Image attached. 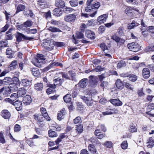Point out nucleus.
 Instances as JSON below:
<instances>
[{
	"mask_svg": "<svg viewBox=\"0 0 154 154\" xmlns=\"http://www.w3.org/2000/svg\"><path fill=\"white\" fill-rule=\"evenodd\" d=\"M43 45L45 48L48 51L52 50L55 45L53 41H45L43 42Z\"/></svg>",
	"mask_w": 154,
	"mask_h": 154,
	"instance_id": "1",
	"label": "nucleus"
},
{
	"mask_svg": "<svg viewBox=\"0 0 154 154\" xmlns=\"http://www.w3.org/2000/svg\"><path fill=\"white\" fill-rule=\"evenodd\" d=\"M127 46L131 51L134 52L138 51L140 48V46L136 42L129 43L128 44Z\"/></svg>",
	"mask_w": 154,
	"mask_h": 154,
	"instance_id": "2",
	"label": "nucleus"
},
{
	"mask_svg": "<svg viewBox=\"0 0 154 154\" xmlns=\"http://www.w3.org/2000/svg\"><path fill=\"white\" fill-rule=\"evenodd\" d=\"M0 92L2 93L5 96L7 97L13 92L9 88L7 87L3 88L0 89Z\"/></svg>",
	"mask_w": 154,
	"mask_h": 154,
	"instance_id": "3",
	"label": "nucleus"
},
{
	"mask_svg": "<svg viewBox=\"0 0 154 154\" xmlns=\"http://www.w3.org/2000/svg\"><path fill=\"white\" fill-rule=\"evenodd\" d=\"M66 115V112L65 109L63 108L58 112L57 115V119L59 121H61L63 119Z\"/></svg>",
	"mask_w": 154,
	"mask_h": 154,
	"instance_id": "4",
	"label": "nucleus"
},
{
	"mask_svg": "<svg viewBox=\"0 0 154 154\" xmlns=\"http://www.w3.org/2000/svg\"><path fill=\"white\" fill-rule=\"evenodd\" d=\"M47 1L48 0H38V4L41 8L44 9L48 6Z\"/></svg>",
	"mask_w": 154,
	"mask_h": 154,
	"instance_id": "5",
	"label": "nucleus"
},
{
	"mask_svg": "<svg viewBox=\"0 0 154 154\" xmlns=\"http://www.w3.org/2000/svg\"><path fill=\"white\" fill-rule=\"evenodd\" d=\"M142 75L144 79H148L150 75L149 70L147 68H144L142 70Z\"/></svg>",
	"mask_w": 154,
	"mask_h": 154,
	"instance_id": "6",
	"label": "nucleus"
},
{
	"mask_svg": "<svg viewBox=\"0 0 154 154\" xmlns=\"http://www.w3.org/2000/svg\"><path fill=\"white\" fill-rule=\"evenodd\" d=\"M85 35L87 38L92 40L94 39L95 37L94 32L89 30L86 31Z\"/></svg>",
	"mask_w": 154,
	"mask_h": 154,
	"instance_id": "7",
	"label": "nucleus"
},
{
	"mask_svg": "<svg viewBox=\"0 0 154 154\" xmlns=\"http://www.w3.org/2000/svg\"><path fill=\"white\" fill-rule=\"evenodd\" d=\"M107 17V15L106 14H103L98 17L97 21L100 24L106 22Z\"/></svg>",
	"mask_w": 154,
	"mask_h": 154,
	"instance_id": "8",
	"label": "nucleus"
},
{
	"mask_svg": "<svg viewBox=\"0 0 154 154\" xmlns=\"http://www.w3.org/2000/svg\"><path fill=\"white\" fill-rule=\"evenodd\" d=\"M88 80L87 79L84 78L81 80L78 85L79 87L81 88L85 87L88 84Z\"/></svg>",
	"mask_w": 154,
	"mask_h": 154,
	"instance_id": "9",
	"label": "nucleus"
},
{
	"mask_svg": "<svg viewBox=\"0 0 154 154\" xmlns=\"http://www.w3.org/2000/svg\"><path fill=\"white\" fill-rule=\"evenodd\" d=\"M76 15L74 14L66 15L64 17V20L66 21H73L76 18Z\"/></svg>",
	"mask_w": 154,
	"mask_h": 154,
	"instance_id": "10",
	"label": "nucleus"
},
{
	"mask_svg": "<svg viewBox=\"0 0 154 154\" xmlns=\"http://www.w3.org/2000/svg\"><path fill=\"white\" fill-rule=\"evenodd\" d=\"M109 108H107V111L102 112L103 115L104 116L111 115L113 113H116L117 112V111L114 108L112 109L111 106H109Z\"/></svg>",
	"mask_w": 154,
	"mask_h": 154,
	"instance_id": "11",
	"label": "nucleus"
},
{
	"mask_svg": "<svg viewBox=\"0 0 154 154\" xmlns=\"http://www.w3.org/2000/svg\"><path fill=\"white\" fill-rule=\"evenodd\" d=\"M24 37L25 36L21 33L18 32L16 36L17 40L16 42V44L19 43L22 41V39H24Z\"/></svg>",
	"mask_w": 154,
	"mask_h": 154,
	"instance_id": "12",
	"label": "nucleus"
},
{
	"mask_svg": "<svg viewBox=\"0 0 154 154\" xmlns=\"http://www.w3.org/2000/svg\"><path fill=\"white\" fill-rule=\"evenodd\" d=\"M31 101V98L30 96L28 95H26L24 97L23 100V103L26 106L29 105Z\"/></svg>",
	"mask_w": 154,
	"mask_h": 154,
	"instance_id": "13",
	"label": "nucleus"
},
{
	"mask_svg": "<svg viewBox=\"0 0 154 154\" xmlns=\"http://www.w3.org/2000/svg\"><path fill=\"white\" fill-rule=\"evenodd\" d=\"M135 11L136 13L137 14H139V10L136 8L132 10L131 9H126L125 11V13L127 15L130 16L132 15V13H134Z\"/></svg>",
	"mask_w": 154,
	"mask_h": 154,
	"instance_id": "14",
	"label": "nucleus"
},
{
	"mask_svg": "<svg viewBox=\"0 0 154 154\" xmlns=\"http://www.w3.org/2000/svg\"><path fill=\"white\" fill-rule=\"evenodd\" d=\"M21 82L22 85L25 87L29 86L31 85V80L26 79H22Z\"/></svg>",
	"mask_w": 154,
	"mask_h": 154,
	"instance_id": "15",
	"label": "nucleus"
},
{
	"mask_svg": "<svg viewBox=\"0 0 154 154\" xmlns=\"http://www.w3.org/2000/svg\"><path fill=\"white\" fill-rule=\"evenodd\" d=\"M109 101L115 106H121L122 105V102L119 99H111Z\"/></svg>",
	"mask_w": 154,
	"mask_h": 154,
	"instance_id": "16",
	"label": "nucleus"
},
{
	"mask_svg": "<svg viewBox=\"0 0 154 154\" xmlns=\"http://www.w3.org/2000/svg\"><path fill=\"white\" fill-rule=\"evenodd\" d=\"M9 88L13 92L16 91L18 88V85L17 83H15L14 82H12V83H10L9 84Z\"/></svg>",
	"mask_w": 154,
	"mask_h": 154,
	"instance_id": "17",
	"label": "nucleus"
},
{
	"mask_svg": "<svg viewBox=\"0 0 154 154\" xmlns=\"http://www.w3.org/2000/svg\"><path fill=\"white\" fill-rule=\"evenodd\" d=\"M41 111L43 115V116H44V117L45 119L47 120V121H49L50 120V118L48 116L45 108L44 107L41 108Z\"/></svg>",
	"mask_w": 154,
	"mask_h": 154,
	"instance_id": "18",
	"label": "nucleus"
},
{
	"mask_svg": "<svg viewBox=\"0 0 154 154\" xmlns=\"http://www.w3.org/2000/svg\"><path fill=\"white\" fill-rule=\"evenodd\" d=\"M93 0H88L86 3L87 7L85 8V11L87 12H91V4Z\"/></svg>",
	"mask_w": 154,
	"mask_h": 154,
	"instance_id": "19",
	"label": "nucleus"
},
{
	"mask_svg": "<svg viewBox=\"0 0 154 154\" xmlns=\"http://www.w3.org/2000/svg\"><path fill=\"white\" fill-rule=\"evenodd\" d=\"M26 93V90L23 88H20L17 92L18 97H23Z\"/></svg>",
	"mask_w": 154,
	"mask_h": 154,
	"instance_id": "20",
	"label": "nucleus"
},
{
	"mask_svg": "<svg viewBox=\"0 0 154 154\" xmlns=\"http://www.w3.org/2000/svg\"><path fill=\"white\" fill-rule=\"evenodd\" d=\"M2 116L5 119H8L11 116L10 113L7 110H4L1 113Z\"/></svg>",
	"mask_w": 154,
	"mask_h": 154,
	"instance_id": "21",
	"label": "nucleus"
},
{
	"mask_svg": "<svg viewBox=\"0 0 154 154\" xmlns=\"http://www.w3.org/2000/svg\"><path fill=\"white\" fill-rule=\"evenodd\" d=\"M54 84L60 86L64 82L63 79L57 78L54 79Z\"/></svg>",
	"mask_w": 154,
	"mask_h": 154,
	"instance_id": "22",
	"label": "nucleus"
},
{
	"mask_svg": "<svg viewBox=\"0 0 154 154\" xmlns=\"http://www.w3.org/2000/svg\"><path fill=\"white\" fill-rule=\"evenodd\" d=\"M55 5L59 8H63L65 6V3L64 1L59 0L56 1Z\"/></svg>",
	"mask_w": 154,
	"mask_h": 154,
	"instance_id": "23",
	"label": "nucleus"
},
{
	"mask_svg": "<svg viewBox=\"0 0 154 154\" xmlns=\"http://www.w3.org/2000/svg\"><path fill=\"white\" fill-rule=\"evenodd\" d=\"M16 7L17 8V11L15 14H17L19 12L22 11L25 8V6L23 5L20 4L18 6L16 5Z\"/></svg>",
	"mask_w": 154,
	"mask_h": 154,
	"instance_id": "24",
	"label": "nucleus"
},
{
	"mask_svg": "<svg viewBox=\"0 0 154 154\" xmlns=\"http://www.w3.org/2000/svg\"><path fill=\"white\" fill-rule=\"evenodd\" d=\"M34 88L37 91H42L43 89V85L41 83H38L35 84Z\"/></svg>",
	"mask_w": 154,
	"mask_h": 154,
	"instance_id": "25",
	"label": "nucleus"
},
{
	"mask_svg": "<svg viewBox=\"0 0 154 154\" xmlns=\"http://www.w3.org/2000/svg\"><path fill=\"white\" fill-rule=\"evenodd\" d=\"M100 6V3L98 2H93L92 4H91V12H92L93 11V10L95 9H98Z\"/></svg>",
	"mask_w": 154,
	"mask_h": 154,
	"instance_id": "26",
	"label": "nucleus"
},
{
	"mask_svg": "<svg viewBox=\"0 0 154 154\" xmlns=\"http://www.w3.org/2000/svg\"><path fill=\"white\" fill-rule=\"evenodd\" d=\"M116 84V87L119 89H122L124 87L123 83L122 81L119 79H117Z\"/></svg>",
	"mask_w": 154,
	"mask_h": 154,
	"instance_id": "27",
	"label": "nucleus"
},
{
	"mask_svg": "<svg viewBox=\"0 0 154 154\" xmlns=\"http://www.w3.org/2000/svg\"><path fill=\"white\" fill-rule=\"evenodd\" d=\"M45 60V58L41 60H32V63L35 66H39L40 65V63L43 62Z\"/></svg>",
	"mask_w": 154,
	"mask_h": 154,
	"instance_id": "28",
	"label": "nucleus"
},
{
	"mask_svg": "<svg viewBox=\"0 0 154 154\" xmlns=\"http://www.w3.org/2000/svg\"><path fill=\"white\" fill-rule=\"evenodd\" d=\"M23 13L25 15H26L29 16L31 17H32L34 15V14L31 10L26 9L23 11Z\"/></svg>",
	"mask_w": 154,
	"mask_h": 154,
	"instance_id": "29",
	"label": "nucleus"
},
{
	"mask_svg": "<svg viewBox=\"0 0 154 154\" xmlns=\"http://www.w3.org/2000/svg\"><path fill=\"white\" fill-rule=\"evenodd\" d=\"M17 65V62L16 60L13 61L9 65L8 68L11 70L15 69Z\"/></svg>",
	"mask_w": 154,
	"mask_h": 154,
	"instance_id": "30",
	"label": "nucleus"
},
{
	"mask_svg": "<svg viewBox=\"0 0 154 154\" xmlns=\"http://www.w3.org/2000/svg\"><path fill=\"white\" fill-rule=\"evenodd\" d=\"M31 71L32 75L35 76H38L39 74V71L38 68H33L31 69Z\"/></svg>",
	"mask_w": 154,
	"mask_h": 154,
	"instance_id": "31",
	"label": "nucleus"
},
{
	"mask_svg": "<svg viewBox=\"0 0 154 154\" xmlns=\"http://www.w3.org/2000/svg\"><path fill=\"white\" fill-rule=\"evenodd\" d=\"M62 14V11L59 8H56L53 10V14L55 16H60Z\"/></svg>",
	"mask_w": 154,
	"mask_h": 154,
	"instance_id": "32",
	"label": "nucleus"
},
{
	"mask_svg": "<svg viewBox=\"0 0 154 154\" xmlns=\"http://www.w3.org/2000/svg\"><path fill=\"white\" fill-rule=\"evenodd\" d=\"M64 101L66 103H69L71 100V96L70 94H67L63 97Z\"/></svg>",
	"mask_w": 154,
	"mask_h": 154,
	"instance_id": "33",
	"label": "nucleus"
},
{
	"mask_svg": "<svg viewBox=\"0 0 154 154\" xmlns=\"http://www.w3.org/2000/svg\"><path fill=\"white\" fill-rule=\"evenodd\" d=\"M66 135L64 133L61 134L59 137L55 141L56 145H58L59 143L61 142L62 139H63L66 137Z\"/></svg>",
	"mask_w": 154,
	"mask_h": 154,
	"instance_id": "34",
	"label": "nucleus"
},
{
	"mask_svg": "<svg viewBox=\"0 0 154 154\" xmlns=\"http://www.w3.org/2000/svg\"><path fill=\"white\" fill-rule=\"evenodd\" d=\"M147 144V146L148 148L152 147L154 145V141L152 138L150 137L149 139Z\"/></svg>",
	"mask_w": 154,
	"mask_h": 154,
	"instance_id": "35",
	"label": "nucleus"
},
{
	"mask_svg": "<svg viewBox=\"0 0 154 154\" xmlns=\"http://www.w3.org/2000/svg\"><path fill=\"white\" fill-rule=\"evenodd\" d=\"M126 65V63L125 61L121 60L117 64V69H120L123 67L125 66Z\"/></svg>",
	"mask_w": 154,
	"mask_h": 154,
	"instance_id": "36",
	"label": "nucleus"
},
{
	"mask_svg": "<svg viewBox=\"0 0 154 154\" xmlns=\"http://www.w3.org/2000/svg\"><path fill=\"white\" fill-rule=\"evenodd\" d=\"M48 133L49 136L50 137H55L57 136V134L56 132L53 131L51 129H50L48 131Z\"/></svg>",
	"mask_w": 154,
	"mask_h": 154,
	"instance_id": "37",
	"label": "nucleus"
},
{
	"mask_svg": "<svg viewBox=\"0 0 154 154\" xmlns=\"http://www.w3.org/2000/svg\"><path fill=\"white\" fill-rule=\"evenodd\" d=\"M97 13V11L96 10L95 11H94V12L93 13L91 14H84L83 13H82L81 16L84 17L85 18H88V17H93L94 16L96 15Z\"/></svg>",
	"mask_w": 154,
	"mask_h": 154,
	"instance_id": "38",
	"label": "nucleus"
},
{
	"mask_svg": "<svg viewBox=\"0 0 154 154\" xmlns=\"http://www.w3.org/2000/svg\"><path fill=\"white\" fill-rule=\"evenodd\" d=\"M74 122L75 124L76 125V126L81 125L82 122L81 118L79 116L77 117L74 120Z\"/></svg>",
	"mask_w": 154,
	"mask_h": 154,
	"instance_id": "39",
	"label": "nucleus"
},
{
	"mask_svg": "<svg viewBox=\"0 0 154 154\" xmlns=\"http://www.w3.org/2000/svg\"><path fill=\"white\" fill-rule=\"evenodd\" d=\"M17 28L19 30H24L26 31V29H27L26 27H25L24 23L23 24L20 25H17L16 26Z\"/></svg>",
	"mask_w": 154,
	"mask_h": 154,
	"instance_id": "40",
	"label": "nucleus"
},
{
	"mask_svg": "<svg viewBox=\"0 0 154 154\" xmlns=\"http://www.w3.org/2000/svg\"><path fill=\"white\" fill-rule=\"evenodd\" d=\"M37 29H30L29 28H27L26 32L28 34H35L37 33Z\"/></svg>",
	"mask_w": 154,
	"mask_h": 154,
	"instance_id": "41",
	"label": "nucleus"
},
{
	"mask_svg": "<svg viewBox=\"0 0 154 154\" xmlns=\"http://www.w3.org/2000/svg\"><path fill=\"white\" fill-rule=\"evenodd\" d=\"M139 25L138 24L135 22H133L131 23L128 24V28L129 29H131L134 28V27L137 26Z\"/></svg>",
	"mask_w": 154,
	"mask_h": 154,
	"instance_id": "42",
	"label": "nucleus"
},
{
	"mask_svg": "<svg viewBox=\"0 0 154 154\" xmlns=\"http://www.w3.org/2000/svg\"><path fill=\"white\" fill-rule=\"evenodd\" d=\"M12 82V79L10 77H6L3 79V82L6 85H7V84H9Z\"/></svg>",
	"mask_w": 154,
	"mask_h": 154,
	"instance_id": "43",
	"label": "nucleus"
},
{
	"mask_svg": "<svg viewBox=\"0 0 154 154\" xmlns=\"http://www.w3.org/2000/svg\"><path fill=\"white\" fill-rule=\"evenodd\" d=\"M88 150L91 152L94 153L96 152V149L93 144H90L88 146Z\"/></svg>",
	"mask_w": 154,
	"mask_h": 154,
	"instance_id": "44",
	"label": "nucleus"
},
{
	"mask_svg": "<svg viewBox=\"0 0 154 154\" xmlns=\"http://www.w3.org/2000/svg\"><path fill=\"white\" fill-rule=\"evenodd\" d=\"M90 141L91 143L94 144H100V143L98 139L95 137H92L90 139Z\"/></svg>",
	"mask_w": 154,
	"mask_h": 154,
	"instance_id": "45",
	"label": "nucleus"
},
{
	"mask_svg": "<svg viewBox=\"0 0 154 154\" xmlns=\"http://www.w3.org/2000/svg\"><path fill=\"white\" fill-rule=\"evenodd\" d=\"M25 27H30L33 24V22L31 20H28L24 23Z\"/></svg>",
	"mask_w": 154,
	"mask_h": 154,
	"instance_id": "46",
	"label": "nucleus"
},
{
	"mask_svg": "<svg viewBox=\"0 0 154 154\" xmlns=\"http://www.w3.org/2000/svg\"><path fill=\"white\" fill-rule=\"evenodd\" d=\"M48 30L50 31L53 32L61 31V30L58 28L52 26L48 28Z\"/></svg>",
	"mask_w": 154,
	"mask_h": 154,
	"instance_id": "47",
	"label": "nucleus"
},
{
	"mask_svg": "<svg viewBox=\"0 0 154 154\" xmlns=\"http://www.w3.org/2000/svg\"><path fill=\"white\" fill-rule=\"evenodd\" d=\"M35 119L37 120L38 122H42L44 119L45 118L44 116H35Z\"/></svg>",
	"mask_w": 154,
	"mask_h": 154,
	"instance_id": "48",
	"label": "nucleus"
},
{
	"mask_svg": "<svg viewBox=\"0 0 154 154\" xmlns=\"http://www.w3.org/2000/svg\"><path fill=\"white\" fill-rule=\"evenodd\" d=\"M26 141L27 143L29 146L32 147L35 146L32 139L31 138L27 139Z\"/></svg>",
	"mask_w": 154,
	"mask_h": 154,
	"instance_id": "49",
	"label": "nucleus"
},
{
	"mask_svg": "<svg viewBox=\"0 0 154 154\" xmlns=\"http://www.w3.org/2000/svg\"><path fill=\"white\" fill-rule=\"evenodd\" d=\"M8 41H4L0 42V47L4 48L8 47Z\"/></svg>",
	"mask_w": 154,
	"mask_h": 154,
	"instance_id": "50",
	"label": "nucleus"
},
{
	"mask_svg": "<svg viewBox=\"0 0 154 154\" xmlns=\"http://www.w3.org/2000/svg\"><path fill=\"white\" fill-rule=\"evenodd\" d=\"M128 79L130 81L134 82L137 80V76L135 75H130Z\"/></svg>",
	"mask_w": 154,
	"mask_h": 154,
	"instance_id": "51",
	"label": "nucleus"
},
{
	"mask_svg": "<svg viewBox=\"0 0 154 154\" xmlns=\"http://www.w3.org/2000/svg\"><path fill=\"white\" fill-rule=\"evenodd\" d=\"M4 13L5 15L6 20L7 21H9L12 17L10 14L8 12L6 11H5Z\"/></svg>",
	"mask_w": 154,
	"mask_h": 154,
	"instance_id": "52",
	"label": "nucleus"
},
{
	"mask_svg": "<svg viewBox=\"0 0 154 154\" xmlns=\"http://www.w3.org/2000/svg\"><path fill=\"white\" fill-rule=\"evenodd\" d=\"M72 7H76L78 5V2L75 0H71L69 2Z\"/></svg>",
	"mask_w": 154,
	"mask_h": 154,
	"instance_id": "53",
	"label": "nucleus"
},
{
	"mask_svg": "<svg viewBox=\"0 0 154 154\" xmlns=\"http://www.w3.org/2000/svg\"><path fill=\"white\" fill-rule=\"evenodd\" d=\"M9 25L8 24H6L4 26L0 29V33L5 32L9 28Z\"/></svg>",
	"mask_w": 154,
	"mask_h": 154,
	"instance_id": "54",
	"label": "nucleus"
},
{
	"mask_svg": "<svg viewBox=\"0 0 154 154\" xmlns=\"http://www.w3.org/2000/svg\"><path fill=\"white\" fill-rule=\"evenodd\" d=\"M0 143L2 144L5 143V140L4 137L3 133L2 132L0 133Z\"/></svg>",
	"mask_w": 154,
	"mask_h": 154,
	"instance_id": "55",
	"label": "nucleus"
},
{
	"mask_svg": "<svg viewBox=\"0 0 154 154\" xmlns=\"http://www.w3.org/2000/svg\"><path fill=\"white\" fill-rule=\"evenodd\" d=\"M129 131L131 132L134 133L137 132V129L135 126L131 125L130 126Z\"/></svg>",
	"mask_w": 154,
	"mask_h": 154,
	"instance_id": "56",
	"label": "nucleus"
},
{
	"mask_svg": "<svg viewBox=\"0 0 154 154\" xmlns=\"http://www.w3.org/2000/svg\"><path fill=\"white\" fill-rule=\"evenodd\" d=\"M84 35L80 32H78L76 33V37L78 39H81L84 38Z\"/></svg>",
	"mask_w": 154,
	"mask_h": 154,
	"instance_id": "57",
	"label": "nucleus"
},
{
	"mask_svg": "<svg viewBox=\"0 0 154 154\" xmlns=\"http://www.w3.org/2000/svg\"><path fill=\"white\" fill-rule=\"evenodd\" d=\"M44 58V56L42 54H38V56H35L32 60H41L43 59Z\"/></svg>",
	"mask_w": 154,
	"mask_h": 154,
	"instance_id": "58",
	"label": "nucleus"
},
{
	"mask_svg": "<svg viewBox=\"0 0 154 154\" xmlns=\"http://www.w3.org/2000/svg\"><path fill=\"white\" fill-rule=\"evenodd\" d=\"M103 145L107 147L110 148L112 146V143L110 141H107Z\"/></svg>",
	"mask_w": 154,
	"mask_h": 154,
	"instance_id": "59",
	"label": "nucleus"
},
{
	"mask_svg": "<svg viewBox=\"0 0 154 154\" xmlns=\"http://www.w3.org/2000/svg\"><path fill=\"white\" fill-rule=\"evenodd\" d=\"M21 129V126L18 124H16L14 127V131L15 132H19Z\"/></svg>",
	"mask_w": 154,
	"mask_h": 154,
	"instance_id": "60",
	"label": "nucleus"
},
{
	"mask_svg": "<svg viewBox=\"0 0 154 154\" xmlns=\"http://www.w3.org/2000/svg\"><path fill=\"white\" fill-rule=\"evenodd\" d=\"M74 10L71 8L66 7L64 9V11L67 14L71 12Z\"/></svg>",
	"mask_w": 154,
	"mask_h": 154,
	"instance_id": "61",
	"label": "nucleus"
},
{
	"mask_svg": "<svg viewBox=\"0 0 154 154\" xmlns=\"http://www.w3.org/2000/svg\"><path fill=\"white\" fill-rule=\"evenodd\" d=\"M76 126L77 127L76 128V129H75L77 133H81L82 131V126L81 125Z\"/></svg>",
	"mask_w": 154,
	"mask_h": 154,
	"instance_id": "62",
	"label": "nucleus"
},
{
	"mask_svg": "<svg viewBox=\"0 0 154 154\" xmlns=\"http://www.w3.org/2000/svg\"><path fill=\"white\" fill-rule=\"evenodd\" d=\"M10 97L14 101L17 99V98H19L18 97V95L17 93H14L12 94L10 96Z\"/></svg>",
	"mask_w": 154,
	"mask_h": 154,
	"instance_id": "63",
	"label": "nucleus"
},
{
	"mask_svg": "<svg viewBox=\"0 0 154 154\" xmlns=\"http://www.w3.org/2000/svg\"><path fill=\"white\" fill-rule=\"evenodd\" d=\"M124 30L122 27H119L117 30V32L119 35H123L124 34Z\"/></svg>",
	"mask_w": 154,
	"mask_h": 154,
	"instance_id": "64",
	"label": "nucleus"
}]
</instances>
